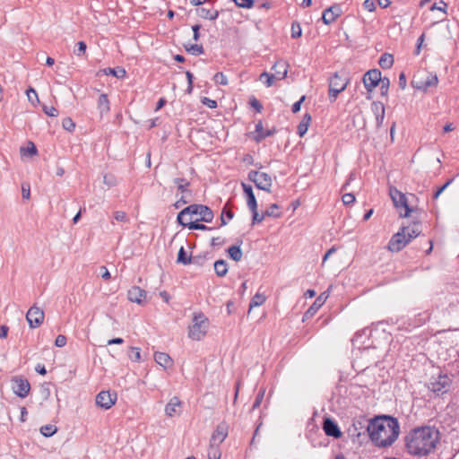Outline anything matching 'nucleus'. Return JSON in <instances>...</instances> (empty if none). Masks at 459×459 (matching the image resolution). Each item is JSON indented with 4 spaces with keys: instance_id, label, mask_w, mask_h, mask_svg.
<instances>
[{
    "instance_id": "nucleus-1",
    "label": "nucleus",
    "mask_w": 459,
    "mask_h": 459,
    "mask_svg": "<svg viewBox=\"0 0 459 459\" xmlns=\"http://www.w3.org/2000/svg\"><path fill=\"white\" fill-rule=\"evenodd\" d=\"M367 430L375 446L387 447L398 438L400 425L398 420L393 416L379 415L369 420Z\"/></svg>"
},
{
    "instance_id": "nucleus-2",
    "label": "nucleus",
    "mask_w": 459,
    "mask_h": 459,
    "mask_svg": "<svg viewBox=\"0 0 459 459\" xmlns=\"http://www.w3.org/2000/svg\"><path fill=\"white\" fill-rule=\"evenodd\" d=\"M439 440V431L429 426L411 429L405 437V446L409 454L426 456L432 453Z\"/></svg>"
},
{
    "instance_id": "nucleus-3",
    "label": "nucleus",
    "mask_w": 459,
    "mask_h": 459,
    "mask_svg": "<svg viewBox=\"0 0 459 459\" xmlns=\"http://www.w3.org/2000/svg\"><path fill=\"white\" fill-rule=\"evenodd\" d=\"M421 232L420 221H413L411 225L403 226L388 243V249L392 252L401 251L411 239L420 236Z\"/></svg>"
},
{
    "instance_id": "nucleus-4",
    "label": "nucleus",
    "mask_w": 459,
    "mask_h": 459,
    "mask_svg": "<svg viewBox=\"0 0 459 459\" xmlns=\"http://www.w3.org/2000/svg\"><path fill=\"white\" fill-rule=\"evenodd\" d=\"M200 215L199 221L204 222H212L214 217L212 209L204 204H190L184 208L178 214L177 221L181 222L186 215Z\"/></svg>"
},
{
    "instance_id": "nucleus-5",
    "label": "nucleus",
    "mask_w": 459,
    "mask_h": 459,
    "mask_svg": "<svg viewBox=\"0 0 459 459\" xmlns=\"http://www.w3.org/2000/svg\"><path fill=\"white\" fill-rule=\"evenodd\" d=\"M208 325V318L203 313L194 314L193 323L188 330V337L195 341L202 340L206 335Z\"/></svg>"
},
{
    "instance_id": "nucleus-6",
    "label": "nucleus",
    "mask_w": 459,
    "mask_h": 459,
    "mask_svg": "<svg viewBox=\"0 0 459 459\" xmlns=\"http://www.w3.org/2000/svg\"><path fill=\"white\" fill-rule=\"evenodd\" d=\"M349 83V79L346 76H342L339 73L330 78L329 81V100L330 101H335L339 93L343 91Z\"/></svg>"
},
{
    "instance_id": "nucleus-7",
    "label": "nucleus",
    "mask_w": 459,
    "mask_h": 459,
    "mask_svg": "<svg viewBox=\"0 0 459 459\" xmlns=\"http://www.w3.org/2000/svg\"><path fill=\"white\" fill-rule=\"evenodd\" d=\"M438 79L436 74L428 72L419 73L413 76L412 86L417 90L427 91L429 87L436 86Z\"/></svg>"
},
{
    "instance_id": "nucleus-8",
    "label": "nucleus",
    "mask_w": 459,
    "mask_h": 459,
    "mask_svg": "<svg viewBox=\"0 0 459 459\" xmlns=\"http://www.w3.org/2000/svg\"><path fill=\"white\" fill-rule=\"evenodd\" d=\"M248 179L261 190L270 193L273 186V180L269 174L257 170H250L248 172Z\"/></svg>"
},
{
    "instance_id": "nucleus-9",
    "label": "nucleus",
    "mask_w": 459,
    "mask_h": 459,
    "mask_svg": "<svg viewBox=\"0 0 459 459\" xmlns=\"http://www.w3.org/2000/svg\"><path fill=\"white\" fill-rule=\"evenodd\" d=\"M451 379L446 375H439L437 378L429 383L428 388L437 396H441L449 391Z\"/></svg>"
},
{
    "instance_id": "nucleus-10",
    "label": "nucleus",
    "mask_w": 459,
    "mask_h": 459,
    "mask_svg": "<svg viewBox=\"0 0 459 459\" xmlns=\"http://www.w3.org/2000/svg\"><path fill=\"white\" fill-rule=\"evenodd\" d=\"M390 196L396 208H404V213L401 217H409L412 209L408 205L406 196L396 188H390Z\"/></svg>"
},
{
    "instance_id": "nucleus-11",
    "label": "nucleus",
    "mask_w": 459,
    "mask_h": 459,
    "mask_svg": "<svg viewBox=\"0 0 459 459\" xmlns=\"http://www.w3.org/2000/svg\"><path fill=\"white\" fill-rule=\"evenodd\" d=\"M44 311L36 305L30 307V309L26 313V320L30 328L39 327L44 322Z\"/></svg>"
},
{
    "instance_id": "nucleus-12",
    "label": "nucleus",
    "mask_w": 459,
    "mask_h": 459,
    "mask_svg": "<svg viewBox=\"0 0 459 459\" xmlns=\"http://www.w3.org/2000/svg\"><path fill=\"white\" fill-rule=\"evenodd\" d=\"M381 71L378 69L368 70L362 78L366 90L370 92L375 89L381 82Z\"/></svg>"
},
{
    "instance_id": "nucleus-13",
    "label": "nucleus",
    "mask_w": 459,
    "mask_h": 459,
    "mask_svg": "<svg viewBox=\"0 0 459 459\" xmlns=\"http://www.w3.org/2000/svg\"><path fill=\"white\" fill-rule=\"evenodd\" d=\"M117 398V393L109 391H101L96 396V404L105 410L110 409Z\"/></svg>"
},
{
    "instance_id": "nucleus-14",
    "label": "nucleus",
    "mask_w": 459,
    "mask_h": 459,
    "mask_svg": "<svg viewBox=\"0 0 459 459\" xmlns=\"http://www.w3.org/2000/svg\"><path fill=\"white\" fill-rule=\"evenodd\" d=\"M229 427L226 422H221L217 427L214 432L212 435L210 440V446H217L222 443L228 436Z\"/></svg>"
},
{
    "instance_id": "nucleus-15",
    "label": "nucleus",
    "mask_w": 459,
    "mask_h": 459,
    "mask_svg": "<svg viewBox=\"0 0 459 459\" xmlns=\"http://www.w3.org/2000/svg\"><path fill=\"white\" fill-rule=\"evenodd\" d=\"M12 381L14 383L13 386L14 394L21 398H25L30 391V382L22 377H14Z\"/></svg>"
},
{
    "instance_id": "nucleus-16",
    "label": "nucleus",
    "mask_w": 459,
    "mask_h": 459,
    "mask_svg": "<svg viewBox=\"0 0 459 459\" xmlns=\"http://www.w3.org/2000/svg\"><path fill=\"white\" fill-rule=\"evenodd\" d=\"M323 429L326 436L333 437L334 438H339L342 435L336 421L330 417L324 418Z\"/></svg>"
},
{
    "instance_id": "nucleus-17",
    "label": "nucleus",
    "mask_w": 459,
    "mask_h": 459,
    "mask_svg": "<svg viewBox=\"0 0 459 459\" xmlns=\"http://www.w3.org/2000/svg\"><path fill=\"white\" fill-rule=\"evenodd\" d=\"M147 292L138 286L131 287L127 291V298L131 302L143 305L146 303Z\"/></svg>"
},
{
    "instance_id": "nucleus-18",
    "label": "nucleus",
    "mask_w": 459,
    "mask_h": 459,
    "mask_svg": "<svg viewBox=\"0 0 459 459\" xmlns=\"http://www.w3.org/2000/svg\"><path fill=\"white\" fill-rule=\"evenodd\" d=\"M341 13L340 6L336 4L326 8L323 12V22L326 25L333 23L341 15Z\"/></svg>"
},
{
    "instance_id": "nucleus-19",
    "label": "nucleus",
    "mask_w": 459,
    "mask_h": 459,
    "mask_svg": "<svg viewBox=\"0 0 459 459\" xmlns=\"http://www.w3.org/2000/svg\"><path fill=\"white\" fill-rule=\"evenodd\" d=\"M242 187H243V192H244L246 199H247V204L249 210L256 209L257 202H256L255 194L253 192L252 186L250 185L242 183Z\"/></svg>"
},
{
    "instance_id": "nucleus-20",
    "label": "nucleus",
    "mask_w": 459,
    "mask_h": 459,
    "mask_svg": "<svg viewBox=\"0 0 459 459\" xmlns=\"http://www.w3.org/2000/svg\"><path fill=\"white\" fill-rule=\"evenodd\" d=\"M274 71V75H276V80H282L287 76L288 74V64L283 60H279L275 62L273 68Z\"/></svg>"
},
{
    "instance_id": "nucleus-21",
    "label": "nucleus",
    "mask_w": 459,
    "mask_h": 459,
    "mask_svg": "<svg viewBox=\"0 0 459 459\" xmlns=\"http://www.w3.org/2000/svg\"><path fill=\"white\" fill-rule=\"evenodd\" d=\"M181 407V401L178 397H172L165 407V413L169 417L179 414L178 408Z\"/></svg>"
},
{
    "instance_id": "nucleus-22",
    "label": "nucleus",
    "mask_w": 459,
    "mask_h": 459,
    "mask_svg": "<svg viewBox=\"0 0 459 459\" xmlns=\"http://www.w3.org/2000/svg\"><path fill=\"white\" fill-rule=\"evenodd\" d=\"M196 13L199 17L210 21H215L219 16V11L214 9H208L205 7H198L196 9Z\"/></svg>"
},
{
    "instance_id": "nucleus-23",
    "label": "nucleus",
    "mask_w": 459,
    "mask_h": 459,
    "mask_svg": "<svg viewBox=\"0 0 459 459\" xmlns=\"http://www.w3.org/2000/svg\"><path fill=\"white\" fill-rule=\"evenodd\" d=\"M275 129H271V130H264V127H263V124L261 121H259L256 125H255V133H256V135L255 136V140L259 143L261 142L262 140L265 139L266 137H269L271 135H273L274 133H275Z\"/></svg>"
},
{
    "instance_id": "nucleus-24",
    "label": "nucleus",
    "mask_w": 459,
    "mask_h": 459,
    "mask_svg": "<svg viewBox=\"0 0 459 459\" xmlns=\"http://www.w3.org/2000/svg\"><path fill=\"white\" fill-rule=\"evenodd\" d=\"M183 227H187L189 230H212V228L208 227L203 223H199V220L195 221H189L188 222L185 221V219L178 222Z\"/></svg>"
},
{
    "instance_id": "nucleus-25",
    "label": "nucleus",
    "mask_w": 459,
    "mask_h": 459,
    "mask_svg": "<svg viewBox=\"0 0 459 459\" xmlns=\"http://www.w3.org/2000/svg\"><path fill=\"white\" fill-rule=\"evenodd\" d=\"M155 361L164 368H169L172 364L171 358L164 352H155L154 354Z\"/></svg>"
},
{
    "instance_id": "nucleus-26",
    "label": "nucleus",
    "mask_w": 459,
    "mask_h": 459,
    "mask_svg": "<svg viewBox=\"0 0 459 459\" xmlns=\"http://www.w3.org/2000/svg\"><path fill=\"white\" fill-rule=\"evenodd\" d=\"M242 243V240H239V244ZM228 254L230 257L235 261L238 262L241 260L243 256V252L240 248V245H233L228 248Z\"/></svg>"
},
{
    "instance_id": "nucleus-27",
    "label": "nucleus",
    "mask_w": 459,
    "mask_h": 459,
    "mask_svg": "<svg viewBox=\"0 0 459 459\" xmlns=\"http://www.w3.org/2000/svg\"><path fill=\"white\" fill-rule=\"evenodd\" d=\"M214 271L217 276L223 277L228 273V264L225 260L220 259L214 263Z\"/></svg>"
},
{
    "instance_id": "nucleus-28",
    "label": "nucleus",
    "mask_w": 459,
    "mask_h": 459,
    "mask_svg": "<svg viewBox=\"0 0 459 459\" xmlns=\"http://www.w3.org/2000/svg\"><path fill=\"white\" fill-rule=\"evenodd\" d=\"M98 108L100 114H105L109 111V100L107 94H100L98 100Z\"/></svg>"
},
{
    "instance_id": "nucleus-29",
    "label": "nucleus",
    "mask_w": 459,
    "mask_h": 459,
    "mask_svg": "<svg viewBox=\"0 0 459 459\" xmlns=\"http://www.w3.org/2000/svg\"><path fill=\"white\" fill-rule=\"evenodd\" d=\"M378 64L383 69H388L394 64V56L391 54L385 53L380 56Z\"/></svg>"
},
{
    "instance_id": "nucleus-30",
    "label": "nucleus",
    "mask_w": 459,
    "mask_h": 459,
    "mask_svg": "<svg viewBox=\"0 0 459 459\" xmlns=\"http://www.w3.org/2000/svg\"><path fill=\"white\" fill-rule=\"evenodd\" d=\"M174 184L177 185L178 186V190L180 191L181 193H189L191 194V191L188 190V186H190V182L188 180H186V178H176L174 180H173Z\"/></svg>"
},
{
    "instance_id": "nucleus-31",
    "label": "nucleus",
    "mask_w": 459,
    "mask_h": 459,
    "mask_svg": "<svg viewBox=\"0 0 459 459\" xmlns=\"http://www.w3.org/2000/svg\"><path fill=\"white\" fill-rule=\"evenodd\" d=\"M192 261V255H187L184 247H181L178 253L177 263L182 264H190Z\"/></svg>"
},
{
    "instance_id": "nucleus-32",
    "label": "nucleus",
    "mask_w": 459,
    "mask_h": 459,
    "mask_svg": "<svg viewBox=\"0 0 459 459\" xmlns=\"http://www.w3.org/2000/svg\"><path fill=\"white\" fill-rule=\"evenodd\" d=\"M324 302L325 300L323 299L322 295L319 296L312 304V306L306 311L305 316H313L315 313H316V311L324 304Z\"/></svg>"
},
{
    "instance_id": "nucleus-33",
    "label": "nucleus",
    "mask_w": 459,
    "mask_h": 459,
    "mask_svg": "<svg viewBox=\"0 0 459 459\" xmlns=\"http://www.w3.org/2000/svg\"><path fill=\"white\" fill-rule=\"evenodd\" d=\"M279 209L280 207L277 204H273L264 211V213L266 217L280 218L281 216V212H278Z\"/></svg>"
},
{
    "instance_id": "nucleus-34",
    "label": "nucleus",
    "mask_w": 459,
    "mask_h": 459,
    "mask_svg": "<svg viewBox=\"0 0 459 459\" xmlns=\"http://www.w3.org/2000/svg\"><path fill=\"white\" fill-rule=\"evenodd\" d=\"M266 300V298L264 294L256 293L251 299L249 304V310H251L255 307H259L263 305Z\"/></svg>"
},
{
    "instance_id": "nucleus-35",
    "label": "nucleus",
    "mask_w": 459,
    "mask_h": 459,
    "mask_svg": "<svg viewBox=\"0 0 459 459\" xmlns=\"http://www.w3.org/2000/svg\"><path fill=\"white\" fill-rule=\"evenodd\" d=\"M185 48L188 53L194 56H199L204 52L203 46L198 44L185 45Z\"/></svg>"
},
{
    "instance_id": "nucleus-36",
    "label": "nucleus",
    "mask_w": 459,
    "mask_h": 459,
    "mask_svg": "<svg viewBox=\"0 0 459 459\" xmlns=\"http://www.w3.org/2000/svg\"><path fill=\"white\" fill-rule=\"evenodd\" d=\"M57 431V428L52 424H47L40 428V433L47 437H52Z\"/></svg>"
},
{
    "instance_id": "nucleus-37",
    "label": "nucleus",
    "mask_w": 459,
    "mask_h": 459,
    "mask_svg": "<svg viewBox=\"0 0 459 459\" xmlns=\"http://www.w3.org/2000/svg\"><path fill=\"white\" fill-rule=\"evenodd\" d=\"M385 105L381 101H373L371 103V111L375 117H379L381 113H385Z\"/></svg>"
},
{
    "instance_id": "nucleus-38",
    "label": "nucleus",
    "mask_w": 459,
    "mask_h": 459,
    "mask_svg": "<svg viewBox=\"0 0 459 459\" xmlns=\"http://www.w3.org/2000/svg\"><path fill=\"white\" fill-rule=\"evenodd\" d=\"M128 357L132 361L139 362L141 361V349L138 347H130V351L128 353Z\"/></svg>"
},
{
    "instance_id": "nucleus-39",
    "label": "nucleus",
    "mask_w": 459,
    "mask_h": 459,
    "mask_svg": "<svg viewBox=\"0 0 459 459\" xmlns=\"http://www.w3.org/2000/svg\"><path fill=\"white\" fill-rule=\"evenodd\" d=\"M105 74L108 75H113L117 78H122L126 74V71L123 68H118L117 70L115 68H107L104 70Z\"/></svg>"
},
{
    "instance_id": "nucleus-40",
    "label": "nucleus",
    "mask_w": 459,
    "mask_h": 459,
    "mask_svg": "<svg viewBox=\"0 0 459 459\" xmlns=\"http://www.w3.org/2000/svg\"><path fill=\"white\" fill-rule=\"evenodd\" d=\"M380 91L382 96H386L388 93L390 80L387 77H382L381 82H379Z\"/></svg>"
},
{
    "instance_id": "nucleus-41",
    "label": "nucleus",
    "mask_w": 459,
    "mask_h": 459,
    "mask_svg": "<svg viewBox=\"0 0 459 459\" xmlns=\"http://www.w3.org/2000/svg\"><path fill=\"white\" fill-rule=\"evenodd\" d=\"M38 152L37 148L35 144L32 142H29V146L27 148L22 147L21 148V153L22 155H30L33 156L36 155Z\"/></svg>"
},
{
    "instance_id": "nucleus-42",
    "label": "nucleus",
    "mask_w": 459,
    "mask_h": 459,
    "mask_svg": "<svg viewBox=\"0 0 459 459\" xmlns=\"http://www.w3.org/2000/svg\"><path fill=\"white\" fill-rule=\"evenodd\" d=\"M86 43L84 41H79L76 44V48L74 49V54L77 56H83L86 53Z\"/></svg>"
},
{
    "instance_id": "nucleus-43",
    "label": "nucleus",
    "mask_w": 459,
    "mask_h": 459,
    "mask_svg": "<svg viewBox=\"0 0 459 459\" xmlns=\"http://www.w3.org/2000/svg\"><path fill=\"white\" fill-rule=\"evenodd\" d=\"M265 78L264 83L267 87L273 86L274 80H276V75L270 74L267 72H264L260 74V80Z\"/></svg>"
},
{
    "instance_id": "nucleus-44",
    "label": "nucleus",
    "mask_w": 459,
    "mask_h": 459,
    "mask_svg": "<svg viewBox=\"0 0 459 459\" xmlns=\"http://www.w3.org/2000/svg\"><path fill=\"white\" fill-rule=\"evenodd\" d=\"M302 30L300 24L297 22H292L291 24V38L298 39L301 37Z\"/></svg>"
},
{
    "instance_id": "nucleus-45",
    "label": "nucleus",
    "mask_w": 459,
    "mask_h": 459,
    "mask_svg": "<svg viewBox=\"0 0 459 459\" xmlns=\"http://www.w3.org/2000/svg\"><path fill=\"white\" fill-rule=\"evenodd\" d=\"M213 81L215 82V83L217 84H221V85H227L228 84V78L227 76L221 73V72H218L214 74L213 76Z\"/></svg>"
},
{
    "instance_id": "nucleus-46",
    "label": "nucleus",
    "mask_w": 459,
    "mask_h": 459,
    "mask_svg": "<svg viewBox=\"0 0 459 459\" xmlns=\"http://www.w3.org/2000/svg\"><path fill=\"white\" fill-rule=\"evenodd\" d=\"M250 212H252V224L253 225L262 222L263 220L266 217L264 215V213L260 215L257 212V208L255 210H250Z\"/></svg>"
},
{
    "instance_id": "nucleus-47",
    "label": "nucleus",
    "mask_w": 459,
    "mask_h": 459,
    "mask_svg": "<svg viewBox=\"0 0 459 459\" xmlns=\"http://www.w3.org/2000/svg\"><path fill=\"white\" fill-rule=\"evenodd\" d=\"M238 7L251 8L255 4V0H233Z\"/></svg>"
},
{
    "instance_id": "nucleus-48",
    "label": "nucleus",
    "mask_w": 459,
    "mask_h": 459,
    "mask_svg": "<svg viewBox=\"0 0 459 459\" xmlns=\"http://www.w3.org/2000/svg\"><path fill=\"white\" fill-rule=\"evenodd\" d=\"M62 126L64 129L68 132H73L75 128V124L70 117H65L63 119Z\"/></svg>"
},
{
    "instance_id": "nucleus-49",
    "label": "nucleus",
    "mask_w": 459,
    "mask_h": 459,
    "mask_svg": "<svg viewBox=\"0 0 459 459\" xmlns=\"http://www.w3.org/2000/svg\"><path fill=\"white\" fill-rule=\"evenodd\" d=\"M221 457V452L219 447L212 446L209 447L208 449V458L209 459H220Z\"/></svg>"
},
{
    "instance_id": "nucleus-50",
    "label": "nucleus",
    "mask_w": 459,
    "mask_h": 459,
    "mask_svg": "<svg viewBox=\"0 0 459 459\" xmlns=\"http://www.w3.org/2000/svg\"><path fill=\"white\" fill-rule=\"evenodd\" d=\"M264 393H265L264 390H260L258 392V394H257V395H256V397L255 399V402H254V403L252 405V410H255V409H257L260 406V404L263 402V399H264Z\"/></svg>"
},
{
    "instance_id": "nucleus-51",
    "label": "nucleus",
    "mask_w": 459,
    "mask_h": 459,
    "mask_svg": "<svg viewBox=\"0 0 459 459\" xmlns=\"http://www.w3.org/2000/svg\"><path fill=\"white\" fill-rule=\"evenodd\" d=\"M205 261H206V255H199L192 256L191 264L197 265V266H203L204 264L205 263Z\"/></svg>"
},
{
    "instance_id": "nucleus-52",
    "label": "nucleus",
    "mask_w": 459,
    "mask_h": 459,
    "mask_svg": "<svg viewBox=\"0 0 459 459\" xmlns=\"http://www.w3.org/2000/svg\"><path fill=\"white\" fill-rule=\"evenodd\" d=\"M342 200L345 205H350L355 202V195L352 193H346L342 195Z\"/></svg>"
},
{
    "instance_id": "nucleus-53",
    "label": "nucleus",
    "mask_w": 459,
    "mask_h": 459,
    "mask_svg": "<svg viewBox=\"0 0 459 459\" xmlns=\"http://www.w3.org/2000/svg\"><path fill=\"white\" fill-rule=\"evenodd\" d=\"M22 195L23 199H30V186L28 183H23L22 185Z\"/></svg>"
},
{
    "instance_id": "nucleus-54",
    "label": "nucleus",
    "mask_w": 459,
    "mask_h": 459,
    "mask_svg": "<svg viewBox=\"0 0 459 459\" xmlns=\"http://www.w3.org/2000/svg\"><path fill=\"white\" fill-rule=\"evenodd\" d=\"M43 110L49 117H57L58 116L57 109L53 106H44Z\"/></svg>"
},
{
    "instance_id": "nucleus-55",
    "label": "nucleus",
    "mask_w": 459,
    "mask_h": 459,
    "mask_svg": "<svg viewBox=\"0 0 459 459\" xmlns=\"http://www.w3.org/2000/svg\"><path fill=\"white\" fill-rule=\"evenodd\" d=\"M453 181V179H449L448 181H446L443 186H441L440 187H438L437 189V191L434 193L433 195V199L436 200L438 198V196L444 192V190L451 184V182Z\"/></svg>"
},
{
    "instance_id": "nucleus-56",
    "label": "nucleus",
    "mask_w": 459,
    "mask_h": 459,
    "mask_svg": "<svg viewBox=\"0 0 459 459\" xmlns=\"http://www.w3.org/2000/svg\"><path fill=\"white\" fill-rule=\"evenodd\" d=\"M230 204L227 203L221 211V214L224 215L228 220H231L234 217V212L229 208Z\"/></svg>"
},
{
    "instance_id": "nucleus-57",
    "label": "nucleus",
    "mask_w": 459,
    "mask_h": 459,
    "mask_svg": "<svg viewBox=\"0 0 459 459\" xmlns=\"http://www.w3.org/2000/svg\"><path fill=\"white\" fill-rule=\"evenodd\" d=\"M27 96H28V100L31 102V103H34V100L39 101V98H38V93L37 91L32 89V88H30L28 91H27Z\"/></svg>"
},
{
    "instance_id": "nucleus-58",
    "label": "nucleus",
    "mask_w": 459,
    "mask_h": 459,
    "mask_svg": "<svg viewBox=\"0 0 459 459\" xmlns=\"http://www.w3.org/2000/svg\"><path fill=\"white\" fill-rule=\"evenodd\" d=\"M446 6H447V4L444 1H440L439 4H437V3L433 4L432 6L430 7V11L438 10V11H442L446 13Z\"/></svg>"
},
{
    "instance_id": "nucleus-59",
    "label": "nucleus",
    "mask_w": 459,
    "mask_h": 459,
    "mask_svg": "<svg viewBox=\"0 0 459 459\" xmlns=\"http://www.w3.org/2000/svg\"><path fill=\"white\" fill-rule=\"evenodd\" d=\"M250 105L252 108H254L257 112H261L262 109H263V106L261 104V102L255 99V97H253L251 100H250Z\"/></svg>"
},
{
    "instance_id": "nucleus-60",
    "label": "nucleus",
    "mask_w": 459,
    "mask_h": 459,
    "mask_svg": "<svg viewBox=\"0 0 459 459\" xmlns=\"http://www.w3.org/2000/svg\"><path fill=\"white\" fill-rule=\"evenodd\" d=\"M66 344V337L63 334H59L56 336V341H55V345L56 347H64L65 345Z\"/></svg>"
},
{
    "instance_id": "nucleus-61",
    "label": "nucleus",
    "mask_w": 459,
    "mask_h": 459,
    "mask_svg": "<svg viewBox=\"0 0 459 459\" xmlns=\"http://www.w3.org/2000/svg\"><path fill=\"white\" fill-rule=\"evenodd\" d=\"M103 182L105 185L108 186H113L116 185V178L113 175H105L103 178Z\"/></svg>"
},
{
    "instance_id": "nucleus-62",
    "label": "nucleus",
    "mask_w": 459,
    "mask_h": 459,
    "mask_svg": "<svg viewBox=\"0 0 459 459\" xmlns=\"http://www.w3.org/2000/svg\"><path fill=\"white\" fill-rule=\"evenodd\" d=\"M202 103L205 106H207L208 108H215L217 107V102L216 100H211L207 97H204L203 100H202Z\"/></svg>"
},
{
    "instance_id": "nucleus-63",
    "label": "nucleus",
    "mask_w": 459,
    "mask_h": 459,
    "mask_svg": "<svg viewBox=\"0 0 459 459\" xmlns=\"http://www.w3.org/2000/svg\"><path fill=\"white\" fill-rule=\"evenodd\" d=\"M308 126L305 123H299L297 128L298 134L302 137L307 132Z\"/></svg>"
},
{
    "instance_id": "nucleus-64",
    "label": "nucleus",
    "mask_w": 459,
    "mask_h": 459,
    "mask_svg": "<svg viewBox=\"0 0 459 459\" xmlns=\"http://www.w3.org/2000/svg\"><path fill=\"white\" fill-rule=\"evenodd\" d=\"M114 218L118 221H127V216L125 212L117 211L114 213Z\"/></svg>"
}]
</instances>
